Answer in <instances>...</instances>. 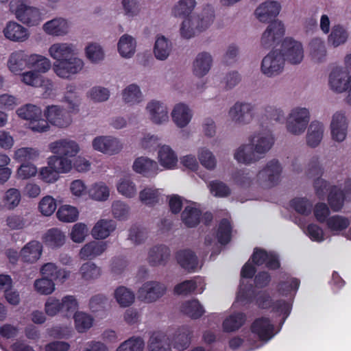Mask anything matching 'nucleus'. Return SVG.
<instances>
[{
	"label": "nucleus",
	"instance_id": "f257e3e1",
	"mask_svg": "<svg viewBox=\"0 0 351 351\" xmlns=\"http://www.w3.org/2000/svg\"><path fill=\"white\" fill-rule=\"evenodd\" d=\"M196 5V0H179L172 8L174 16H185L180 26V35L184 39H191L206 31L215 21V9L211 4L204 5L199 13L191 14Z\"/></svg>",
	"mask_w": 351,
	"mask_h": 351
},
{
	"label": "nucleus",
	"instance_id": "f03ea898",
	"mask_svg": "<svg viewBox=\"0 0 351 351\" xmlns=\"http://www.w3.org/2000/svg\"><path fill=\"white\" fill-rule=\"evenodd\" d=\"M8 11L16 20L28 27L38 25L45 16L42 10L32 5L29 0H10Z\"/></svg>",
	"mask_w": 351,
	"mask_h": 351
},
{
	"label": "nucleus",
	"instance_id": "7ed1b4c3",
	"mask_svg": "<svg viewBox=\"0 0 351 351\" xmlns=\"http://www.w3.org/2000/svg\"><path fill=\"white\" fill-rule=\"evenodd\" d=\"M311 120V112L308 108L302 106L293 107L289 112L285 128L291 135L299 136L306 130Z\"/></svg>",
	"mask_w": 351,
	"mask_h": 351
},
{
	"label": "nucleus",
	"instance_id": "20e7f679",
	"mask_svg": "<svg viewBox=\"0 0 351 351\" xmlns=\"http://www.w3.org/2000/svg\"><path fill=\"white\" fill-rule=\"evenodd\" d=\"M16 114L27 121V128L34 132L44 133L49 130L50 126L43 118L41 108L36 105L27 104L16 110Z\"/></svg>",
	"mask_w": 351,
	"mask_h": 351
},
{
	"label": "nucleus",
	"instance_id": "39448f33",
	"mask_svg": "<svg viewBox=\"0 0 351 351\" xmlns=\"http://www.w3.org/2000/svg\"><path fill=\"white\" fill-rule=\"evenodd\" d=\"M328 84L334 93H346L345 101L351 106V74L348 73L342 66L332 69L328 75Z\"/></svg>",
	"mask_w": 351,
	"mask_h": 351
},
{
	"label": "nucleus",
	"instance_id": "423d86ee",
	"mask_svg": "<svg viewBox=\"0 0 351 351\" xmlns=\"http://www.w3.org/2000/svg\"><path fill=\"white\" fill-rule=\"evenodd\" d=\"M282 167L276 159L266 162L256 176V184L264 189H271L277 186L281 181Z\"/></svg>",
	"mask_w": 351,
	"mask_h": 351
},
{
	"label": "nucleus",
	"instance_id": "0eeeda50",
	"mask_svg": "<svg viewBox=\"0 0 351 351\" xmlns=\"http://www.w3.org/2000/svg\"><path fill=\"white\" fill-rule=\"evenodd\" d=\"M85 62L77 55H71L64 60L53 62V71L62 80H71L84 69Z\"/></svg>",
	"mask_w": 351,
	"mask_h": 351
},
{
	"label": "nucleus",
	"instance_id": "6e6552de",
	"mask_svg": "<svg viewBox=\"0 0 351 351\" xmlns=\"http://www.w3.org/2000/svg\"><path fill=\"white\" fill-rule=\"evenodd\" d=\"M285 58L280 50L269 52L262 59L260 69L267 77H275L280 75L285 69Z\"/></svg>",
	"mask_w": 351,
	"mask_h": 351
},
{
	"label": "nucleus",
	"instance_id": "1a4fd4ad",
	"mask_svg": "<svg viewBox=\"0 0 351 351\" xmlns=\"http://www.w3.org/2000/svg\"><path fill=\"white\" fill-rule=\"evenodd\" d=\"M145 114L149 121L156 125H166L169 121L168 107L159 99L149 100L145 106Z\"/></svg>",
	"mask_w": 351,
	"mask_h": 351
},
{
	"label": "nucleus",
	"instance_id": "9d476101",
	"mask_svg": "<svg viewBox=\"0 0 351 351\" xmlns=\"http://www.w3.org/2000/svg\"><path fill=\"white\" fill-rule=\"evenodd\" d=\"M228 114L237 124H250L255 116V105L250 102L237 101L230 108Z\"/></svg>",
	"mask_w": 351,
	"mask_h": 351
},
{
	"label": "nucleus",
	"instance_id": "9b49d317",
	"mask_svg": "<svg viewBox=\"0 0 351 351\" xmlns=\"http://www.w3.org/2000/svg\"><path fill=\"white\" fill-rule=\"evenodd\" d=\"M248 141L252 143L256 153L262 159L273 147L275 138L271 131L262 129L250 135Z\"/></svg>",
	"mask_w": 351,
	"mask_h": 351
},
{
	"label": "nucleus",
	"instance_id": "f8f14e48",
	"mask_svg": "<svg viewBox=\"0 0 351 351\" xmlns=\"http://www.w3.org/2000/svg\"><path fill=\"white\" fill-rule=\"evenodd\" d=\"M256 304L261 308H271L274 313H279L283 315V322L289 316L291 310V303L290 301L280 300L273 302L267 292H260L256 296Z\"/></svg>",
	"mask_w": 351,
	"mask_h": 351
},
{
	"label": "nucleus",
	"instance_id": "ddd939ff",
	"mask_svg": "<svg viewBox=\"0 0 351 351\" xmlns=\"http://www.w3.org/2000/svg\"><path fill=\"white\" fill-rule=\"evenodd\" d=\"M285 58V62L293 65L300 64L304 57V51L302 44L292 38L284 39L280 50Z\"/></svg>",
	"mask_w": 351,
	"mask_h": 351
},
{
	"label": "nucleus",
	"instance_id": "4468645a",
	"mask_svg": "<svg viewBox=\"0 0 351 351\" xmlns=\"http://www.w3.org/2000/svg\"><path fill=\"white\" fill-rule=\"evenodd\" d=\"M91 145L95 151L110 156L119 154L123 147L119 138L110 135L95 137L91 142Z\"/></svg>",
	"mask_w": 351,
	"mask_h": 351
},
{
	"label": "nucleus",
	"instance_id": "2eb2a0df",
	"mask_svg": "<svg viewBox=\"0 0 351 351\" xmlns=\"http://www.w3.org/2000/svg\"><path fill=\"white\" fill-rule=\"evenodd\" d=\"M285 33V27L282 21L274 20L269 24L261 38V44L264 48H269L277 45Z\"/></svg>",
	"mask_w": 351,
	"mask_h": 351
},
{
	"label": "nucleus",
	"instance_id": "dca6fc26",
	"mask_svg": "<svg viewBox=\"0 0 351 351\" xmlns=\"http://www.w3.org/2000/svg\"><path fill=\"white\" fill-rule=\"evenodd\" d=\"M165 285L158 281H147L142 285L138 290V298L145 303H152L166 293Z\"/></svg>",
	"mask_w": 351,
	"mask_h": 351
},
{
	"label": "nucleus",
	"instance_id": "f3484780",
	"mask_svg": "<svg viewBox=\"0 0 351 351\" xmlns=\"http://www.w3.org/2000/svg\"><path fill=\"white\" fill-rule=\"evenodd\" d=\"M255 271V267L250 263V261L244 265L241 269V280L237 300L242 304H246L252 302L254 290L251 286L247 287L245 285V279L251 278L254 276Z\"/></svg>",
	"mask_w": 351,
	"mask_h": 351
},
{
	"label": "nucleus",
	"instance_id": "a211bd4d",
	"mask_svg": "<svg viewBox=\"0 0 351 351\" xmlns=\"http://www.w3.org/2000/svg\"><path fill=\"white\" fill-rule=\"evenodd\" d=\"M2 33L6 40L15 43H25L30 37L29 30L23 24L15 21H8Z\"/></svg>",
	"mask_w": 351,
	"mask_h": 351
},
{
	"label": "nucleus",
	"instance_id": "6ab92c4d",
	"mask_svg": "<svg viewBox=\"0 0 351 351\" xmlns=\"http://www.w3.org/2000/svg\"><path fill=\"white\" fill-rule=\"evenodd\" d=\"M71 21L61 16L49 20L42 26V30L46 35L57 38L67 36L71 32Z\"/></svg>",
	"mask_w": 351,
	"mask_h": 351
},
{
	"label": "nucleus",
	"instance_id": "aec40b11",
	"mask_svg": "<svg viewBox=\"0 0 351 351\" xmlns=\"http://www.w3.org/2000/svg\"><path fill=\"white\" fill-rule=\"evenodd\" d=\"M45 120L48 124H51L60 128H65L72 123V118L67 114L64 108L59 105H51L46 107L44 111Z\"/></svg>",
	"mask_w": 351,
	"mask_h": 351
},
{
	"label": "nucleus",
	"instance_id": "412c9836",
	"mask_svg": "<svg viewBox=\"0 0 351 351\" xmlns=\"http://www.w3.org/2000/svg\"><path fill=\"white\" fill-rule=\"evenodd\" d=\"M49 151L55 155L75 157L80 152L79 143L70 138H62L50 143Z\"/></svg>",
	"mask_w": 351,
	"mask_h": 351
},
{
	"label": "nucleus",
	"instance_id": "4be33fe9",
	"mask_svg": "<svg viewBox=\"0 0 351 351\" xmlns=\"http://www.w3.org/2000/svg\"><path fill=\"white\" fill-rule=\"evenodd\" d=\"M49 56L54 62H59L64 60L71 55H77L78 49L77 45L70 42L58 41L52 43L47 49Z\"/></svg>",
	"mask_w": 351,
	"mask_h": 351
},
{
	"label": "nucleus",
	"instance_id": "5701e85b",
	"mask_svg": "<svg viewBox=\"0 0 351 351\" xmlns=\"http://www.w3.org/2000/svg\"><path fill=\"white\" fill-rule=\"evenodd\" d=\"M281 10V5L276 1H266L259 4L254 11L256 19L261 23L274 21Z\"/></svg>",
	"mask_w": 351,
	"mask_h": 351
},
{
	"label": "nucleus",
	"instance_id": "b1692460",
	"mask_svg": "<svg viewBox=\"0 0 351 351\" xmlns=\"http://www.w3.org/2000/svg\"><path fill=\"white\" fill-rule=\"evenodd\" d=\"M171 117L176 126L182 129L191 123L193 117V112L187 104L179 102L173 106Z\"/></svg>",
	"mask_w": 351,
	"mask_h": 351
},
{
	"label": "nucleus",
	"instance_id": "393cba45",
	"mask_svg": "<svg viewBox=\"0 0 351 351\" xmlns=\"http://www.w3.org/2000/svg\"><path fill=\"white\" fill-rule=\"evenodd\" d=\"M132 168L136 173L146 178L155 177L160 171L159 166L156 161L143 156L135 158Z\"/></svg>",
	"mask_w": 351,
	"mask_h": 351
},
{
	"label": "nucleus",
	"instance_id": "a878e982",
	"mask_svg": "<svg viewBox=\"0 0 351 351\" xmlns=\"http://www.w3.org/2000/svg\"><path fill=\"white\" fill-rule=\"evenodd\" d=\"M62 102L66 105L68 113L77 114L79 112L82 98L75 84L70 83L66 86Z\"/></svg>",
	"mask_w": 351,
	"mask_h": 351
},
{
	"label": "nucleus",
	"instance_id": "bb28decb",
	"mask_svg": "<svg viewBox=\"0 0 351 351\" xmlns=\"http://www.w3.org/2000/svg\"><path fill=\"white\" fill-rule=\"evenodd\" d=\"M213 58L207 51L198 53L192 62V73L197 77H203L206 75L213 66Z\"/></svg>",
	"mask_w": 351,
	"mask_h": 351
},
{
	"label": "nucleus",
	"instance_id": "cd10ccee",
	"mask_svg": "<svg viewBox=\"0 0 351 351\" xmlns=\"http://www.w3.org/2000/svg\"><path fill=\"white\" fill-rule=\"evenodd\" d=\"M234 159L240 164L250 165L261 160L250 142L241 144L234 152Z\"/></svg>",
	"mask_w": 351,
	"mask_h": 351
},
{
	"label": "nucleus",
	"instance_id": "c85d7f7f",
	"mask_svg": "<svg viewBox=\"0 0 351 351\" xmlns=\"http://www.w3.org/2000/svg\"><path fill=\"white\" fill-rule=\"evenodd\" d=\"M251 330L261 341H268L276 335L274 325L265 317L256 319L252 324Z\"/></svg>",
	"mask_w": 351,
	"mask_h": 351
},
{
	"label": "nucleus",
	"instance_id": "c756f323",
	"mask_svg": "<svg viewBox=\"0 0 351 351\" xmlns=\"http://www.w3.org/2000/svg\"><path fill=\"white\" fill-rule=\"evenodd\" d=\"M306 130V145L311 148L318 147L322 143L325 134L326 127L324 123L314 120L308 124Z\"/></svg>",
	"mask_w": 351,
	"mask_h": 351
},
{
	"label": "nucleus",
	"instance_id": "7c9ffc66",
	"mask_svg": "<svg viewBox=\"0 0 351 351\" xmlns=\"http://www.w3.org/2000/svg\"><path fill=\"white\" fill-rule=\"evenodd\" d=\"M43 247L40 242L33 240L26 243L21 250L19 256L25 263L34 264L41 257Z\"/></svg>",
	"mask_w": 351,
	"mask_h": 351
},
{
	"label": "nucleus",
	"instance_id": "2f4dec72",
	"mask_svg": "<svg viewBox=\"0 0 351 351\" xmlns=\"http://www.w3.org/2000/svg\"><path fill=\"white\" fill-rule=\"evenodd\" d=\"M28 53L24 50L18 49L8 56L6 66L10 73L18 75L27 67Z\"/></svg>",
	"mask_w": 351,
	"mask_h": 351
},
{
	"label": "nucleus",
	"instance_id": "473e14b6",
	"mask_svg": "<svg viewBox=\"0 0 351 351\" xmlns=\"http://www.w3.org/2000/svg\"><path fill=\"white\" fill-rule=\"evenodd\" d=\"M157 159L160 165L165 169L172 170L178 167L177 154L168 145H162L158 147Z\"/></svg>",
	"mask_w": 351,
	"mask_h": 351
},
{
	"label": "nucleus",
	"instance_id": "72a5a7b5",
	"mask_svg": "<svg viewBox=\"0 0 351 351\" xmlns=\"http://www.w3.org/2000/svg\"><path fill=\"white\" fill-rule=\"evenodd\" d=\"M106 241H91L82 246L79 256L82 260H93L102 255L108 248Z\"/></svg>",
	"mask_w": 351,
	"mask_h": 351
},
{
	"label": "nucleus",
	"instance_id": "f704fd0d",
	"mask_svg": "<svg viewBox=\"0 0 351 351\" xmlns=\"http://www.w3.org/2000/svg\"><path fill=\"white\" fill-rule=\"evenodd\" d=\"M117 45L119 56L124 59H130L136 53L137 42L132 35L124 34L119 38Z\"/></svg>",
	"mask_w": 351,
	"mask_h": 351
},
{
	"label": "nucleus",
	"instance_id": "c9c22d12",
	"mask_svg": "<svg viewBox=\"0 0 351 351\" xmlns=\"http://www.w3.org/2000/svg\"><path fill=\"white\" fill-rule=\"evenodd\" d=\"M173 49L171 41L163 35L158 34L156 36L153 47V53L156 59L165 61L170 56Z\"/></svg>",
	"mask_w": 351,
	"mask_h": 351
},
{
	"label": "nucleus",
	"instance_id": "e433bc0d",
	"mask_svg": "<svg viewBox=\"0 0 351 351\" xmlns=\"http://www.w3.org/2000/svg\"><path fill=\"white\" fill-rule=\"evenodd\" d=\"M170 256V250L165 245L153 246L148 251L147 261L152 266L167 264Z\"/></svg>",
	"mask_w": 351,
	"mask_h": 351
},
{
	"label": "nucleus",
	"instance_id": "4c0bfd02",
	"mask_svg": "<svg viewBox=\"0 0 351 351\" xmlns=\"http://www.w3.org/2000/svg\"><path fill=\"white\" fill-rule=\"evenodd\" d=\"M205 286L204 279L197 276L193 280H185L177 285L174 288V291L180 295H187L193 292L202 293L205 289Z\"/></svg>",
	"mask_w": 351,
	"mask_h": 351
},
{
	"label": "nucleus",
	"instance_id": "58836bf2",
	"mask_svg": "<svg viewBox=\"0 0 351 351\" xmlns=\"http://www.w3.org/2000/svg\"><path fill=\"white\" fill-rule=\"evenodd\" d=\"M117 227L114 221L109 219H101L97 221L91 230V235L96 240L108 238Z\"/></svg>",
	"mask_w": 351,
	"mask_h": 351
},
{
	"label": "nucleus",
	"instance_id": "ea45409f",
	"mask_svg": "<svg viewBox=\"0 0 351 351\" xmlns=\"http://www.w3.org/2000/svg\"><path fill=\"white\" fill-rule=\"evenodd\" d=\"M252 262L256 265L265 264L270 269H277L280 266L278 256L273 252L256 248L251 257Z\"/></svg>",
	"mask_w": 351,
	"mask_h": 351
},
{
	"label": "nucleus",
	"instance_id": "a19ab883",
	"mask_svg": "<svg viewBox=\"0 0 351 351\" xmlns=\"http://www.w3.org/2000/svg\"><path fill=\"white\" fill-rule=\"evenodd\" d=\"M121 99L126 105L133 106L141 104L144 97L138 85L130 84L122 90Z\"/></svg>",
	"mask_w": 351,
	"mask_h": 351
},
{
	"label": "nucleus",
	"instance_id": "79ce46f5",
	"mask_svg": "<svg viewBox=\"0 0 351 351\" xmlns=\"http://www.w3.org/2000/svg\"><path fill=\"white\" fill-rule=\"evenodd\" d=\"M27 68L34 69L38 73H46L51 68L53 64L47 57L36 53L28 54Z\"/></svg>",
	"mask_w": 351,
	"mask_h": 351
},
{
	"label": "nucleus",
	"instance_id": "37998d69",
	"mask_svg": "<svg viewBox=\"0 0 351 351\" xmlns=\"http://www.w3.org/2000/svg\"><path fill=\"white\" fill-rule=\"evenodd\" d=\"M176 258L180 266L189 271H194L199 267L197 257L191 250L178 251Z\"/></svg>",
	"mask_w": 351,
	"mask_h": 351
},
{
	"label": "nucleus",
	"instance_id": "c03bdc74",
	"mask_svg": "<svg viewBox=\"0 0 351 351\" xmlns=\"http://www.w3.org/2000/svg\"><path fill=\"white\" fill-rule=\"evenodd\" d=\"M182 220L188 227L196 226L200 221L201 210L195 202L188 203L182 213Z\"/></svg>",
	"mask_w": 351,
	"mask_h": 351
},
{
	"label": "nucleus",
	"instance_id": "a18cd8bd",
	"mask_svg": "<svg viewBox=\"0 0 351 351\" xmlns=\"http://www.w3.org/2000/svg\"><path fill=\"white\" fill-rule=\"evenodd\" d=\"M197 157L199 163L206 170L212 171L217 167V159L215 154L207 147L202 146L197 149Z\"/></svg>",
	"mask_w": 351,
	"mask_h": 351
},
{
	"label": "nucleus",
	"instance_id": "49530a36",
	"mask_svg": "<svg viewBox=\"0 0 351 351\" xmlns=\"http://www.w3.org/2000/svg\"><path fill=\"white\" fill-rule=\"evenodd\" d=\"M246 322V315L241 312H234L228 315L222 323L223 330L233 332L239 330Z\"/></svg>",
	"mask_w": 351,
	"mask_h": 351
},
{
	"label": "nucleus",
	"instance_id": "de8ad7c7",
	"mask_svg": "<svg viewBox=\"0 0 351 351\" xmlns=\"http://www.w3.org/2000/svg\"><path fill=\"white\" fill-rule=\"evenodd\" d=\"M116 188L117 192L125 198H134L138 193V188L130 176H123L119 179Z\"/></svg>",
	"mask_w": 351,
	"mask_h": 351
},
{
	"label": "nucleus",
	"instance_id": "09e8293b",
	"mask_svg": "<svg viewBox=\"0 0 351 351\" xmlns=\"http://www.w3.org/2000/svg\"><path fill=\"white\" fill-rule=\"evenodd\" d=\"M84 54L86 59L94 64H100L106 58V53L103 47L96 42L88 43L86 45Z\"/></svg>",
	"mask_w": 351,
	"mask_h": 351
},
{
	"label": "nucleus",
	"instance_id": "8fccbe9b",
	"mask_svg": "<svg viewBox=\"0 0 351 351\" xmlns=\"http://www.w3.org/2000/svg\"><path fill=\"white\" fill-rule=\"evenodd\" d=\"M309 53L311 60L317 63L326 60L327 51L324 41L321 38H314L309 43Z\"/></svg>",
	"mask_w": 351,
	"mask_h": 351
},
{
	"label": "nucleus",
	"instance_id": "3c124183",
	"mask_svg": "<svg viewBox=\"0 0 351 351\" xmlns=\"http://www.w3.org/2000/svg\"><path fill=\"white\" fill-rule=\"evenodd\" d=\"M40 152L38 148L23 147L14 152L13 158L18 162L29 163L39 159Z\"/></svg>",
	"mask_w": 351,
	"mask_h": 351
},
{
	"label": "nucleus",
	"instance_id": "603ef678",
	"mask_svg": "<svg viewBox=\"0 0 351 351\" xmlns=\"http://www.w3.org/2000/svg\"><path fill=\"white\" fill-rule=\"evenodd\" d=\"M191 334V330L189 326H182L175 331L170 341L175 348L184 350L190 344Z\"/></svg>",
	"mask_w": 351,
	"mask_h": 351
},
{
	"label": "nucleus",
	"instance_id": "864d4df0",
	"mask_svg": "<svg viewBox=\"0 0 351 351\" xmlns=\"http://www.w3.org/2000/svg\"><path fill=\"white\" fill-rule=\"evenodd\" d=\"M113 297L119 306L123 308L129 307L135 301L134 292L125 286L117 287L114 291Z\"/></svg>",
	"mask_w": 351,
	"mask_h": 351
},
{
	"label": "nucleus",
	"instance_id": "5fc2aeb1",
	"mask_svg": "<svg viewBox=\"0 0 351 351\" xmlns=\"http://www.w3.org/2000/svg\"><path fill=\"white\" fill-rule=\"evenodd\" d=\"M149 351H170V339L161 332H154L148 341Z\"/></svg>",
	"mask_w": 351,
	"mask_h": 351
},
{
	"label": "nucleus",
	"instance_id": "6e6d98bb",
	"mask_svg": "<svg viewBox=\"0 0 351 351\" xmlns=\"http://www.w3.org/2000/svg\"><path fill=\"white\" fill-rule=\"evenodd\" d=\"M71 158L54 154L48 158L47 165H51L59 174L68 173L73 169V161Z\"/></svg>",
	"mask_w": 351,
	"mask_h": 351
},
{
	"label": "nucleus",
	"instance_id": "4d7b16f0",
	"mask_svg": "<svg viewBox=\"0 0 351 351\" xmlns=\"http://www.w3.org/2000/svg\"><path fill=\"white\" fill-rule=\"evenodd\" d=\"M326 224L332 235H339L350 226V221L344 216L336 215L328 217Z\"/></svg>",
	"mask_w": 351,
	"mask_h": 351
},
{
	"label": "nucleus",
	"instance_id": "13d9d810",
	"mask_svg": "<svg viewBox=\"0 0 351 351\" xmlns=\"http://www.w3.org/2000/svg\"><path fill=\"white\" fill-rule=\"evenodd\" d=\"M300 286V280L295 278L287 276L278 286L279 293L283 296L293 298Z\"/></svg>",
	"mask_w": 351,
	"mask_h": 351
},
{
	"label": "nucleus",
	"instance_id": "bf43d9fd",
	"mask_svg": "<svg viewBox=\"0 0 351 351\" xmlns=\"http://www.w3.org/2000/svg\"><path fill=\"white\" fill-rule=\"evenodd\" d=\"M79 274L84 281L93 282L101 276V269L93 262H86L81 265Z\"/></svg>",
	"mask_w": 351,
	"mask_h": 351
},
{
	"label": "nucleus",
	"instance_id": "052dcab7",
	"mask_svg": "<svg viewBox=\"0 0 351 351\" xmlns=\"http://www.w3.org/2000/svg\"><path fill=\"white\" fill-rule=\"evenodd\" d=\"M88 197L97 202H105L110 197V189L103 182L93 184L88 190Z\"/></svg>",
	"mask_w": 351,
	"mask_h": 351
},
{
	"label": "nucleus",
	"instance_id": "680f3d73",
	"mask_svg": "<svg viewBox=\"0 0 351 351\" xmlns=\"http://www.w3.org/2000/svg\"><path fill=\"white\" fill-rule=\"evenodd\" d=\"M73 317L75 328L80 333L86 332L93 326V317L86 312L77 311Z\"/></svg>",
	"mask_w": 351,
	"mask_h": 351
},
{
	"label": "nucleus",
	"instance_id": "e2e57ef3",
	"mask_svg": "<svg viewBox=\"0 0 351 351\" xmlns=\"http://www.w3.org/2000/svg\"><path fill=\"white\" fill-rule=\"evenodd\" d=\"M21 198V191L18 189L10 188L3 195V206L7 210H12L20 204Z\"/></svg>",
	"mask_w": 351,
	"mask_h": 351
},
{
	"label": "nucleus",
	"instance_id": "0e129e2a",
	"mask_svg": "<svg viewBox=\"0 0 351 351\" xmlns=\"http://www.w3.org/2000/svg\"><path fill=\"white\" fill-rule=\"evenodd\" d=\"M162 191L160 189L147 186L139 193V199L146 205H154L160 201Z\"/></svg>",
	"mask_w": 351,
	"mask_h": 351
},
{
	"label": "nucleus",
	"instance_id": "69168bd1",
	"mask_svg": "<svg viewBox=\"0 0 351 351\" xmlns=\"http://www.w3.org/2000/svg\"><path fill=\"white\" fill-rule=\"evenodd\" d=\"M122 13L129 19L138 17L141 12V5L139 0H121Z\"/></svg>",
	"mask_w": 351,
	"mask_h": 351
},
{
	"label": "nucleus",
	"instance_id": "338daca9",
	"mask_svg": "<svg viewBox=\"0 0 351 351\" xmlns=\"http://www.w3.org/2000/svg\"><path fill=\"white\" fill-rule=\"evenodd\" d=\"M345 200H347V198H346L343 191L339 189L337 186L333 185L328 195V202L331 209L336 212L340 210Z\"/></svg>",
	"mask_w": 351,
	"mask_h": 351
},
{
	"label": "nucleus",
	"instance_id": "774afa93",
	"mask_svg": "<svg viewBox=\"0 0 351 351\" xmlns=\"http://www.w3.org/2000/svg\"><path fill=\"white\" fill-rule=\"evenodd\" d=\"M144 348V339L141 337L133 336L122 342L116 351H143Z\"/></svg>",
	"mask_w": 351,
	"mask_h": 351
}]
</instances>
